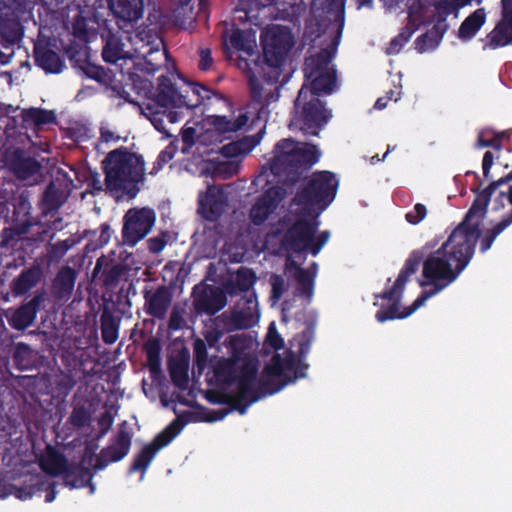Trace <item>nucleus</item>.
<instances>
[{"label":"nucleus","mask_w":512,"mask_h":512,"mask_svg":"<svg viewBox=\"0 0 512 512\" xmlns=\"http://www.w3.org/2000/svg\"><path fill=\"white\" fill-rule=\"evenodd\" d=\"M478 211L471 205L464 219L448 239L434 252L413 250L406 259L394 284L375 299L387 300L388 306L374 302L380 309L375 318L379 323L405 319L429 298L453 283L471 261L481 236Z\"/></svg>","instance_id":"1"},{"label":"nucleus","mask_w":512,"mask_h":512,"mask_svg":"<svg viewBox=\"0 0 512 512\" xmlns=\"http://www.w3.org/2000/svg\"><path fill=\"white\" fill-rule=\"evenodd\" d=\"M72 10L76 11L72 23L74 40L66 45V57L77 74L108 87L113 83L115 74L109 68L92 63L91 50L88 46L98 34L97 11L87 4L82 7L80 4L69 3L66 4V18Z\"/></svg>","instance_id":"2"},{"label":"nucleus","mask_w":512,"mask_h":512,"mask_svg":"<svg viewBox=\"0 0 512 512\" xmlns=\"http://www.w3.org/2000/svg\"><path fill=\"white\" fill-rule=\"evenodd\" d=\"M261 45L262 61L248 69L251 97L255 102H261L264 84L274 85L275 90L279 88L283 66L294 45V38L288 27L275 25L261 34Z\"/></svg>","instance_id":"3"},{"label":"nucleus","mask_w":512,"mask_h":512,"mask_svg":"<svg viewBox=\"0 0 512 512\" xmlns=\"http://www.w3.org/2000/svg\"><path fill=\"white\" fill-rule=\"evenodd\" d=\"M315 336V324L309 323L305 329L290 341V349L285 357L273 356L270 364L263 369L259 388L264 396L279 392L295 379L306 376L309 365L303 361L308 355Z\"/></svg>","instance_id":"4"},{"label":"nucleus","mask_w":512,"mask_h":512,"mask_svg":"<svg viewBox=\"0 0 512 512\" xmlns=\"http://www.w3.org/2000/svg\"><path fill=\"white\" fill-rule=\"evenodd\" d=\"M105 192L115 199H134L145 180V161L142 155L125 146L116 148L102 161Z\"/></svg>","instance_id":"5"},{"label":"nucleus","mask_w":512,"mask_h":512,"mask_svg":"<svg viewBox=\"0 0 512 512\" xmlns=\"http://www.w3.org/2000/svg\"><path fill=\"white\" fill-rule=\"evenodd\" d=\"M274 152L270 169L285 188H292L299 182L304 170L315 164L319 158L314 146L298 147L290 138L277 142Z\"/></svg>","instance_id":"6"},{"label":"nucleus","mask_w":512,"mask_h":512,"mask_svg":"<svg viewBox=\"0 0 512 512\" xmlns=\"http://www.w3.org/2000/svg\"><path fill=\"white\" fill-rule=\"evenodd\" d=\"M114 422V417L109 411L103 412L99 419V432L95 437H91L89 433L85 435V439H74L66 443V451L74 450L83 445V453L77 464L69 462L66 458V487L84 488L89 487L90 493H94L95 486L92 483L93 474L91 473L92 462L95 458V451L98 449V441L108 433Z\"/></svg>","instance_id":"7"},{"label":"nucleus","mask_w":512,"mask_h":512,"mask_svg":"<svg viewBox=\"0 0 512 512\" xmlns=\"http://www.w3.org/2000/svg\"><path fill=\"white\" fill-rule=\"evenodd\" d=\"M339 180L333 172L323 170L313 172L297 191L293 203L305 210L324 211L334 200Z\"/></svg>","instance_id":"8"},{"label":"nucleus","mask_w":512,"mask_h":512,"mask_svg":"<svg viewBox=\"0 0 512 512\" xmlns=\"http://www.w3.org/2000/svg\"><path fill=\"white\" fill-rule=\"evenodd\" d=\"M295 123L299 128L310 135L317 136L319 131L328 123L331 112L325 103L315 96V93H307V85L304 84L294 101Z\"/></svg>","instance_id":"9"},{"label":"nucleus","mask_w":512,"mask_h":512,"mask_svg":"<svg viewBox=\"0 0 512 512\" xmlns=\"http://www.w3.org/2000/svg\"><path fill=\"white\" fill-rule=\"evenodd\" d=\"M257 371L254 365L246 364L243 368L236 394L218 392L209 397V401L215 404L227 405L231 410L244 415L250 405L257 402L264 395L259 386H256Z\"/></svg>","instance_id":"10"},{"label":"nucleus","mask_w":512,"mask_h":512,"mask_svg":"<svg viewBox=\"0 0 512 512\" xmlns=\"http://www.w3.org/2000/svg\"><path fill=\"white\" fill-rule=\"evenodd\" d=\"M241 339L239 336H230L228 339V347L232 350V356L229 358H220L213 365V374L217 382L225 385L237 384L239 387L240 377L246 364L254 365L258 372V364L255 360L244 359L241 366L238 365L240 360Z\"/></svg>","instance_id":"11"},{"label":"nucleus","mask_w":512,"mask_h":512,"mask_svg":"<svg viewBox=\"0 0 512 512\" xmlns=\"http://www.w3.org/2000/svg\"><path fill=\"white\" fill-rule=\"evenodd\" d=\"M133 432L127 421L119 424L117 433L111 438V443L103 448L97 455L91 466V473L103 470L110 463L118 462L125 458L131 448Z\"/></svg>","instance_id":"12"},{"label":"nucleus","mask_w":512,"mask_h":512,"mask_svg":"<svg viewBox=\"0 0 512 512\" xmlns=\"http://www.w3.org/2000/svg\"><path fill=\"white\" fill-rule=\"evenodd\" d=\"M156 214L148 207L129 209L123 218L122 238L128 246H135L153 228Z\"/></svg>","instance_id":"13"},{"label":"nucleus","mask_w":512,"mask_h":512,"mask_svg":"<svg viewBox=\"0 0 512 512\" xmlns=\"http://www.w3.org/2000/svg\"><path fill=\"white\" fill-rule=\"evenodd\" d=\"M192 306L197 315L214 316L227 304L224 291L216 286L200 283L192 289Z\"/></svg>","instance_id":"14"},{"label":"nucleus","mask_w":512,"mask_h":512,"mask_svg":"<svg viewBox=\"0 0 512 512\" xmlns=\"http://www.w3.org/2000/svg\"><path fill=\"white\" fill-rule=\"evenodd\" d=\"M317 228L316 219L308 220L306 217H299L284 234L282 244L294 253L309 251Z\"/></svg>","instance_id":"15"},{"label":"nucleus","mask_w":512,"mask_h":512,"mask_svg":"<svg viewBox=\"0 0 512 512\" xmlns=\"http://www.w3.org/2000/svg\"><path fill=\"white\" fill-rule=\"evenodd\" d=\"M508 137L505 131L495 132L492 129L486 128L479 131L477 140L474 147L476 149L493 148L494 151H486L482 159V173L483 179L488 181L492 178L490 173L495 159L500 157V152L503 149V139Z\"/></svg>","instance_id":"16"},{"label":"nucleus","mask_w":512,"mask_h":512,"mask_svg":"<svg viewBox=\"0 0 512 512\" xmlns=\"http://www.w3.org/2000/svg\"><path fill=\"white\" fill-rule=\"evenodd\" d=\"M284 274L293 277L297 282L294 296L301 297L305 306L310 305L314 297L316 272L301 267L291 256H287Z\"/></svg>","instance_id":"17"},{"label":"nucleus","mask_w":512,"mask_h":512,"mask_svg":"<svg viewBox=\"0 0 512 512\" xmlns=\"http://www.w3.org/2000/svg\"><path fill=\"white\" fill-rule=\"evenodd\" d=\"M287 189L281 185H275L265 190L256 200L250 210V219L254 225L263 224L277 209L285 198Z\"/></svg>","instance_id":"18"},{"label":"nucleus","mask_w":512,"mask_h":512,"mask_svg":"<svg viewBox=\"0 0 512 512\" xmlns=\"http://www.w3.org/2000/svg\"><path fill=\"white\" fill-rule=\"evenodd\" d=\"M227 101L224 95L215 92L198 83H187L181 87L180 97H177L176 108L194 109L201 105L209 106L212 100Z\"/></svg>","instance_id":"19"},{"label":"nucleus","mask_w":512,"mask_h":512,"mask_svg":"<svg viewBox=\"0 0 512 512\" xmlns=\"http://www.w3.org/2000/svg\"><path fill=\"white\" fill-rule=\"evenodd\" d=\"M128 266L115 262L102 255L96 261V265L92 271V280L99 281L105 288L116 287L121 279L128 273Z\"/></svg>","instance_id":"20"},{"label":"nucleus","mask_w":512,"mask_h":512,"mask_svg":"<svg viewBox=\"0 0 512 512\" xmlns=\"http://www.w3.org/2000/svg\"><path fill=\"white\" fill-rule=\"evenodd\" d=\"M143 297L145 313L158 320L165 319L173 300L171 289L166 285H160L154 292L144 290Z\"/></svg>","instance_id":"21"},{"label":"nucleus","mask_w":512,"mask_h":512,"mask_svg":"<svg viewBox=\"0 0 512 512\" xmlns=\"http://www.w3.org/2000/svg\"><path fill=\"white\" fill-rule=\"evenodd\" d=\"M468 175H473L477 181V184L471 187V191L476 194V198L472 205L478 211V219H481L485 216L488 204L496 190L512 181V170L505 176L491 181L489 185L482 190H480L482 181H480L478 173L474 171H467L466 176Z\"/></svg>","instance_id":"22"},{"label":"nucleus","mask_w":512,"mask_h":512,"mask_svg":"<svg viewBox=\"0 0 512 512\" xmlns=\"http://www.w3.org/2000/svg\"><path fill=\"white\" fill-rule=\"evenodd\" d=\"M3 162L19 179L27 180L39 171V164L32 158H25L20 149H9Z\"/></svg>","instance_id":"23"},{"label":"nucleus","mask_w":512,"mask_h":512,"mask_svg":"<svg viewBox=\"0 0 512 512\" xmlns=\"http://www.w3.org/2000/svg\"><path fill=\"white\" fill-rule=\"evenodd\" d=\"M254 302L255 301L252 298H249L246 300V308L225 311L218 316L217 319L222 322L223 328L227 332L249 329L253 327L256 322L251 310V305L254 304Z\"/></svg>","instance_id":"24"},{"label":"nucleus","mask_w":512,"mask_h":512,"mask_svg":"<svg viewBox=\"0 0 512 512\" xmlns=\"http://www.w3.org/2000/svg\"><path fill=\"white\" fill-rule=\"evenodd\" d=\"M342 25L337 30V35L332 42V49H322L316 55L310 56L305 59L304 62V76L306 79H310L315 76L318 72L329 71L328 66L334 56V50L339 44V39L342 34Z\"/></svg>","instance_id":"25"},{"label":"nucleus","mask_w":512,"mask_h":512,"mask_svg":"<svg viewBox=\"0 0 512 512\" xmlns=\"http://www.w3.org/2000/svg\"><path fill=\"white\" fill-rule=\"evenodd\" d=\"M226 205V197L221 188L210 186L206 195L200 200L199 210L208 221H217L223 214Z\"/></svg>","instance_id":"26"},{"label":"nucleus","mask_w":512,"mask_h":512,"mask_svg":"<svg viewBox=\"0 0 512 512\" xmlns=\"http://www.w3.org/2000/svg\"><path fill=\"white\" fill-rule=\"evenodd\" d=\"M109 9L122 22H136L143 15V0H108Z\"/></svg>","instance_id":"27"},{"label":"nucleus","mask_w":512,"mask_h":512,"mask_svg":"<svg viewBox=\"0 0 512 512\" xmlns=\"http://www.w3.org/2000/svg\"><path fill=\"white\" fill-rule=\"evenodd\" d=\"M486 47L497 49L512 43V15L506 5L503 7V18L487 35Z\"/></svg>","instance_id":"28"},{"label":"nucleus","mask_w":512,"mask_h":512,"mask_svg":"<svg viewBox=\"0 0 512 512\" xmlns=\"http://www.w3.org/2000/svg\"><path fill=\"white\" fill-rule=\"evenodd\" d=\"M181 87L177 88L167 75L158 78V87L154 96L155 102L163 108H176L177 97H180Z\"/></svg>","instance_id":"29"},{"label":"nucleus","mask_w":512,"mask_h":512,"mask_svg":"<svg viewBox=\"0 0 512 512\" xmlns=\"http://www.w3.org/2000/svg\"><path fill=\"white\" fill-rule=\"evenodd\" d=\"M448 28V23H443V20H436L429 31L420 35L416 39L415 45L417 51L424 53L429 49H435L440 44Z\"/></svg>","instance_id":"30"},{"label":"nucleus","mask_w":512,"mask_h":512,"mask_svg":"<svg viewBox=\"0 0 512 512\" xmlns=\"http://www.w3.org/2000/svg\"><path fill=\"white\" fill-rule=\"evenodd\" d=\"M486 22V12L484 8H478L466 17L458 29V38L467 42L473 39L478 31Z\"/></svg>","instance_id":"31"},{"label":"nucleus","mask_w":512,"mask_h":512,"mask_svg":"<svg viewBox=\"0 0 512 512\" xmlns=\"http://www.w3.org/2000/svg\"><path fill=\"white\" fill-rule=\"evenodd\" d=\"M120 319L105 307L100 315V328L102 340L105 344H114L119 337Z\"/></svg>","instance_id":"32"},{"label":"nucleus","mask_w":512,"mask_h":512,"mask_svg":"<svg viewBox=\"0 0 512 512\" xmlns=\"http://www.w3.org/2000/svg\"><path fill=\"white\" fill-rule=\"evenodd\" d=\"M42 301L41 296L34 297L30 302L21 306L14 312L11 318V325L19 330L25 329L32 324L35 318L37 306Z\"/></svg>","instance_id":"33"},{"label":"nucleus","mask_w":512,"mask_h":512,"mask_svg":"<svg viewBox=\"0 0 512 512\" xmlns=\"http://www.w3.org/2000/svg\"><path fill=\"white\" fill-rule=\"evenodd\" d=\"M310 88L307 87V93H315L319 97L321 93L330 94L336 86V72L335 71H322L318 72L310 79Z\"/></svg>","instance_id":"34"},{"label":"nucleus","mask_w":512,"mask_h":512,"mask_svg":"<svg viewBox=\"0 0 512 512\" xmlns=\"http://www.w3.org/2000/svg\"><path fill=\"white\" fill-rule=\"evenodd\" d=\"M102 58L107 63L115 64L121 59L127 58L124 51V44L120 36L109 32L105 38L102 49Z\"/></svg>","instance_id":"35"},{"label":"nucleus","mask_w":512,"mask_h":512,"mask_svg":"<svg viewBox=\"0 0 512 512\" xmlns=\"http://www.w3.org/2000/svg\"><path fill=\"white\" fill-rule=\"evenodd\" d=\"M41 277V270L32 267L23 271L11 284V291L15 296H21L36 286Z\"/></svg>","instance_id":"36"},{"label":"nucleus","mask_w":512,"mask_h":512,"mask_svg":"<svg viewBox=\"0 0 512 512\" xmlns=\"http://www.w3.org/2000/svg\"><path fill=\"white\" fill-rule=\"evenodd\" d=\"M169 374L172 383L179 389L184 390L189 383V361L187 358H175L169 361Z\"/></svg>","instance_id":"37"},{"label":"nucleus","mask_w":512,"mask_h":512,"mask_svg":"<svg viewBox=\"0 0 512 512\" xmlns=\"http://www.w3.org/2000/svg\"><path fill=\"white\" fill-rule=\"evenodd\" d=\"M186 422L180 418L174 419L160 433H158L149 445L158 452L161 448L167 446L182 431Z\"/></svg>","instance_id":"38"},{"label":"nucleus","mask_w":512,"mask_h":512,"mask_svg":"<svg viewBox=\"0 0 512 512\" xmlns=\"http://www.w3.org/2000/svg\"><path fill=\"white\" fill-rule=\"evenodd\" d=\"M247 122L248 116L241 113L234 120L229 119L227 116H213L211 124L220 135L225 136L228 133L241 130Z\"/></svg>","instance_id":"39"},{"label":"nucleus","mask_w":512,"mask_h":512,"mask_svg":"<svg viewBox=\"0 0 512 512\" xmlns=\"http://www.w3.org/2000/svg\"><path fill=\"white\" fill-rule=\"evenodd\" d=\"M157 452L149 444L145 445L141 451L135 455L130 467L129 473L141 472L142 477L156 456Z\"/></svg>","instance_id":"40"},{"label":"nucleus","mask_w":512,"mask_h":512,"mask_svg":"<svg viewBox=\"0 0 512 512\" xmlns=\"http://www.w3.org/2000/svg\"><path fill=\"white\" fill-rule=\"evenodd\" d=\"M42 469L50 475H59L64 471L62 457L51 447H47L46 453L40 460Z\"/></svg>","instance_id":"41"},{"label":"nucleus","mask_w":512,"mask_h":512,"mask_svg":"<svg viewBox=\"0 0 512 512\" xmlns=\"http://www.w3.org/2000/svg\"><path fill=\"white\" fill-rule=\"evenodd\" d=\"M36 59L38 64L48 72H60L61 61L59 56L48 49H36Z\"/></svg>","instance_id":"42"},{"label":"nucleus","mask_w":512,"mask_h":512,"mask_svg":"<svg viewBox=\"0 0 512 512\" xmlns=\"http://www.w3.org/2000/svg\"><path fill=\"white\" fill-rule=\"evenodd\" d=\"M68 422L74 428L89 431L91 429V412L85 405H77L73 408Z\"/></svg>","instance_id":"43"},{"label":"nucleus","mask_w":512,"mask_h":512,"mask_svg":"<svg viewBox=\"0 0 512 512\" xmlns=\"http://www.w3.org/2000/svg\"><path fill=\"white\" fill-rule=\"evenodd\" d=\"M147 364L151 373L160 371L161 366V345L157 339L149 340L144 345Z\"/></svg>","instance_id":"44"},{"label":"nucleus","mask_w":512,"mask_h":512,"mask_svg":"<svg viewBox=\"0 0 512 512\" xmlns=\"http://www.w3.org/2000/svg\"><path fill=\"white\" fill-rule=\"evenodd\" d=\"M511 224V219H505L502 217V219L495 226H493L491 229H488L480 241V252H487L491 248L497 236L500 235Z\"/></svg>","instance_id":"45"},{"label":"nucleus","mask_w":512,"mask_h":512,"mask_svg":"<svg viewBox=\"0 0 512 512\" xmlns=\"http://www.w3.org/2000/svg\"><path fill=\"white\" fill-rule=\"evenodd\" d=\"M416 30L417 25L414 21L409 20V22L401 29L400 33L390 41L388 52L398 53L411 39Z\"/></svg>","instance_id":"46"},{"label":"nucleus","mask_w":512,"mask_h":512,"mask_svg":"<svg viewBox=\"0 0 512 512\" xmlns=\"http://www.w3.org/2000/svg\"><path fill=\"white\" fill-rule=\"evenodd\" d=\"M168 54L166 50L150 48L144 57V70L148 74H154L162 67V61H166Z\"/></svg>","instance_id":"47"},{"label":"nucleus","mask_w":512,"mask_h":512,"mask_svg":"<svg viewBox=\"0 0 512 512\" xmlns=\"http://www.w3.org/2000/svg\"><path fill=\"white\" fill-rule=\"evenodd\" d=\"M194 368L202 374L208 365V351L204 340L198 338L193 343Z\"/></svg>","instance_id":"48"},{"label":"nucleus","mask_w":512,"mask_h":512,"mask_svg":"<svg viewBox=\"0 0 512 512\" xmlns=\"http://www.w3.org/2000/svg\"><path fill=\"white\" fill-rule=\"evenodd\" d=\"M23 118L26 122L39 125L53 122L55 115L53 111L42 110L39 108H30L23 111Z\"/></svg>","instance_id":"49"},{"label":"nucleus","mask_w":512,"mask_h":512,"mask_svg":"<svg viewBox=\"0 0 512 512\" xmlns=\"http://www.w3.org/2000/svg\"><path fill=\"white\" fill-rule=\"evenodd\" d=\"M91 251L83 248V252L71 255L66 260V266H72L73 271L78 275L82 270L88 269L92 264V258L88 255Z\"/></svg>","instance_id":"50"},{"label":"nucleus","mask_w":512,"mask_h":512,"mask_svg":"<svg viewBox=\"0 0 512 512\" xmlns=\"http://www.w3.org/2000/svg\"><path fill=\"white\" fill-rule=\"evenodd\" d=\"M113 230L108 223H102L100 225V235L97 240L90 239L86 244L85 248L89 251H96L97 249L105 246L111 239Z\"/></svg>","instance_id":"51"},{"label":"nucleus","mask_w":512,"mask_h":512,"mask_svg":"<svg viewBox=\"0 0 512 512\" xmlns=\"http://www.w3.org/2000/svg\"><path fill=\"white\" fill-rule=\"evenodd\" d=\"M90 129L81 123L74 122L70 123L66 127V138L73 140L76 143L87 140L90 136Z\"/></svg>","instance_id":"52"},{"label":"nucleus","mask_w":512,"mask_h":512,"mask_svg":"<svg viewBox=\"0 0 512 512\" xmlns=\"http://www.w3.org/2000/svg\"><path fill=\"white\" fill-rule=\"evenodd\" d=\"M249 36L250 34L247 31L236 29L230 34L229 41L236 50L248 51L252 47Z\"/></svg>","instance_id":"53"},{"label":"nucleus","mask_w":512,"mask_h":512,"mask_svg":"<svg viewBox=\"0 0 512 512\" xmlns=\"http://www.w3.org/2000/svg\"><path fill=\"white\" fill-rule=\"evenodd\" d=\"M271 296L270 300L275 304L280 301L286 291L285 279L282 275L272 274L270 277Z\"/></svg>","instance_id":"54"},{"label":"nucleus","mask_w":512,"mask_h":512,"mask_svg":"<svg viewBox=\"0 0 512 512\" xmlns=\"http://www.w3.org/2000/svg\"><path fill=\"white\" fill-rule=\"evenodd\" d=\"M83 179L86 180V191L88 193H91L93 195L99 194L102 191H105V188H103L102 181L100 179V175L97 172L94 171H84L82 172Z\"/></svg>","instance_id":"55"},{"label":"nucleus","mask_w":512,"mask_h":512,"mask_svg":"<svg viewBox=\"0 0 512 512\" xmlns=\"http://www.w3.org/2000/svg\"><path fill=\"white\" fill-rule=\"evenodd\" d=\"M69 168L73 172V175H74L75 179H73L71 176H69L66 173V190H68L66 192V200L68 199L69 194H70L72 189H77V188L81 187L82 184H84L86 182V180L83 179L82 172H84V171H91L90 169H88L86 167H80V168L76 169V168H73V167L69 166Z\"/></svg>","instance_id":"56"},{"label":"nucleus","mask_w":512,"mask_h":512,"mask_svg":"<svg viewBox=\"0 0 512 512\" xmlns=\"http://www.w3.org/2000/svg\"><path fill=\"white\" fill-rule=\"evenodd\" d=\"M255 273L250 269L241 268L237 272L236 283L240 291H248L255 283Z\"/></svg>","instance_id":"57"},{"label":"nucleus","mask_w":512,"mask_h":512,"mask_svg":"<svg viewBox=\"0 0 512 512\" xmlns=\"http://www.w3.org/2000/svg\"><path fill=\"white\" fill-rule=\"evenodd\" d=\"M247 151L248 148L244 142L236 141L224 145L221 148L220 153L226 158H235L247 153Z\"/></svg>","instance_id":"58"},{"label":"nucleus","mask_w":512,"mask_h":512,"mask_svg":"<svg viewBox=\"0 0 512 512\" xmlns=\"http://www.w3.org/2000/svg\"><path fill=\"white\" fill-rule=\"evenodd\" d=\"M436 20L447 23V17L457 10L455 4L451 0H440L435 3Z\"/></svg>","instance_id":"59"},{"label":"nucleus","mask_w":512,"mask_h":512,"mask_svg":"<svg viewBox=\"0 0 512 512\" xmlns=\"http://www.w3.org/2000/svg\"><path fill=\"white\" fill-rule=\"evenodd\" d=\"M129 79L132 81L133 88L137 90L138 94L147 96L149 93H152L153 84L150 80L143 79L136 73H131Z\"/></svg>","instance_id":"60"},{"label":"nucleus","mask_w":512,"mask_h":512,"mask_svg":"<svg viewBox=\"0 0 512 512\" xmlns=\"http://www.w3.org/2000/svg\"><path fill=\"white\" fill-rule=\"evenodd\" d=\"M184 309H180L178 306H174L168 320V328L171 331H178L184 327Z\"/></svg>","instance_id":"61"},{"label":"nucleus","mask_w":512,"mask_h":512,"mask_svg":"<svg viewBox=\"0 0 512 512\" xmlns=\"http://www.w3.org/2000/svg\"><path fill=\"white\" fill-rule=\"evenodd\" d=\"M426 215V206L422 203H417L414 205L413 209L406 213L405 219L408 223L412 225H417L426 217Z\"/></svg>","instance_id":"62"},{"label":"nucleus","mask_w":512,"mask_h":512,"mask_svg":"<svg viewBox=\"0 0 512 512\" xmlns=\"http://www.w3.org/2000/svg\"><path fill=\"white\" fill-rule=\"evenodd\" d=\"M267 343L275 350H281L284 347V340L278 333L275 324L271 323L267 332Z\"/></svg>","instance_id":"63"},{"label":"nucleus","mask_w":512,"mask_h":512,"mask_svg":"<svg viewBox=\"0 0 512 512\" xmlns=\"http://www.w3.org/2000/svg\"><path fill=\"white\" fill-rule=\"evenodd\" d=\"M329 237H330L329 231L321 232L316 238L314 236L313 242H311V245H310L309 252L313 256H316L321 251L323 246L327 243V241L329 240Z\"/></svg>","instance_id":"64"}]
</instances>
